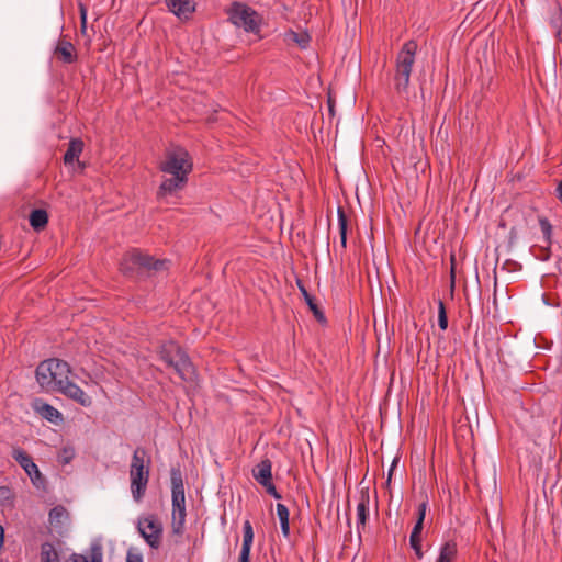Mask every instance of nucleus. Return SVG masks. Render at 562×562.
<instances>
[{"label": "nucleus", "mask_w": 562, "mask_h": 562, "mask_svg": "<svg viewBox=\"0 0 562 562\" xmlns=\"http://www.w3.org/2000/svg\"><path fill=\"white\" fill-rule=\"evenodd\" d=\"M229 21L237 27L244 29L245 32L259 33L261 25L260 15L250 7L233 2L227 10Z\"/></svg>", "instance_id": "obj_7"}, {"label": "nucleus", "mask_w": 562, "mask_h": 562, "mask_svg": "<svg viewBox=\"0 0 562 562\" xmlns=\"http://www.w3.org/2000/svg\"><path fill=\"white\" fill-rule=\"evenodd\" d=\"M254 542V529L249 520H245L243 525V543L239 554V562L250 561V550Z\"/></svg>", "instance_id": "obj_12"}, {"label": "nucleus", "mask_w": 562, "mask_h": 562, "mask_svg": "<svg viewBox=\"0 0 562 562\" xmlns=\"http://www.w3.org/2000/svg\"><path fill=\"white\" fill-rule=\"evenodd\" d=\"M160 359L170 368H172L179 378L188 383L196 380V372L189 356L175 341L169 340L161 345L159 350Z\"/></svg>", "instance_id": "obj_3"}, {"label": "nucleus", "mask_w": 562, "mask_h": 562, "mask_svg": "<svg viewBox=\"0 0 562 562\" xmlns=\"http://www.w3.org/2000/svg\"><path fill=\"white\" fill-rule=\"evenodd\" d=\"M40 562H60L59 553L55 543L46 541L41 544Z\"/></svg>", "instance_id": "obj_18"}, {"label": "nucleus", "mask_w": 562, "mask_h": 562, "mask_svg": "<svg viewBox=\"0 0 562 562\" xmlns=\"http://www.w3.org/2000/svg\"><path fill=\"white\" fill-rule=\"evenodd\" d=\"M438 325L440 329L446 330L448 327V317L445 304L441 300L438 302Z\"/></svg>", "instance_id": "obj_30"}, {"label": "nucleus", "mask_w": 562, "mask_h": 562, "mask_svg": "<svg viewBox=\"0 0 562 562\" xmlns=\"http://www.w3.org/2000/svg\"><path fill=\"white\" fill-rule=\"evenodd\" d=\"M415 551V554L417 555L418 559H422L423 558V551H422V546L416 548V549H413Z\"/></svg>", "instance_id": "obj_39"}, {"label": "nucleus", "mask_w": 562, "mask_h": 562, "mask_svg": "<svg viewBox=\"0 0 562 562\" xmlns=\"http://www.w3.org/2000/svg\"><path fill=\"white\" fill-rule=\"evenodd\" d=\"M55 54L65 64H71L77 59L75 46L68 41H59Z\"/></svg>", "instance_id": "obj_14"}, {"label": "nucleus", "mask_w": 562, "mask_h": 562, "mask_svg": "<svg viewBox=\"0 0 562 562\" xmlns=\"http://www.w3.org/2000/svg\"><path fill=\"white\" fill-rule=\"evenodd\" d=\"M409 544L412 549H416L422 546V538H409Z\"/></svg>", "instance_id": "obj_35"}, {"label": "nucleus", "mask_w": 562, "mask_h": 562, "mask_svg": "<svg viewBox=\"0 0 562 562\" xmlns=\"http://www.w3.org/2000/svg\"><path fill=\"white\" fill-rule=\"evenodd\" d=\"M338 226H339V235H340V246L342 249L347 247V226L348 220L342 209H338Z\"/></svg>", "instance_id": "obj_27"}, {"label": "nucleus", "mask_w": 562, "mask_h": 562, "mask_svg": "<svg viewBox=\"0 0 562 562\" xmlns=\"http://www.w3.org/2000/svg\"><path fill=\"white\" fill-rule=\"evenodd\" d=\"M296 285L301 292V294L303 295L306 304L308 305L310 310L313 312L314 316L319 321V322H324L325 321V316L323 314V312L318 308L316 302H315V299L308 293V291L306 290L303 281H301L300 279L296 280Z\"/></svg>", "instance_id": "obj_17"}, {"label": "nucleus", "mask_w": 562, "mask_h": 562, "mask_svg": "<svg viewBox=\"0 0 562 562\" xmlns=\"http://www.w3.org/2000/svg\"><path fill=\"white\" fill-rule=\"evenodd\" d=\"M277 515L280 520L281 525V531L284 537H289L290 535V522H289V509L284 504L278 503L277 504Z\"/></svg>", "instance_id": "obj_25"}, {"label": "nucleus", "mask_w": 562, "mask_h": 562, "mask_svg": "<svg viewBox=\"0 0 562 562\" xmlns=\"http://www.w3.org/2000/svg\"><path fill=\"white\" fill-rule=\"evenodd\" d=\"M557 192H558V198H559V200H560V201H561V203H562V179H561V180H560V182L558 183Z\"/></svg>", "instance_id": "obj_36"}, {"label": "nucleus", "mask_w": 562, "mask_h": 562, "mask_svg": "<svg viewBox=\"0 0 562 562\" xmlns=\"http://www.w3.org/2000/svg\"><path fill=\"white\" fill-rule=\"evenodd\" d=\"M83 150V142L80 138H72L69 142L68 148L64 155V162L66 165L72 164L77 160Z\"/></svg>", "instance_id": "obj_19"}, {"label": "nucleus", "mask_w": 562, "mask_h": 562, "mask_svg": "<svg viewBox=\"0 0 562 562\" xmlns=\"http://www.w3.org/2000/svg\"><path fill=\"white\" fill-rule=\"evenodd\" d=\"M416 49L417 44L414 41H408L403 45L396 56L394 85L400 94L407 93Z\"/></svg>", "instance_id": "obj_6"}, {"label": "nucleus", "mask_w": 562, "mask_h": 562, "mask_svg": "<svg viewBox=\"0 0 562 562\" xmlns=\"http://www.w3.org/2000/svg\"><path fill=\"white\" fill-rule=\"evenodd\" d=\"M158 168L164 176L156 198L161 203H176L179 193L187 187L189 175L193 170L192 157L186 148L170 146L166 149Z\"/></svg>", "instance_id": "obj_1"}, {"label": "nucleus", "mask_w": 562, "mask_h": 562, "mask_svg": "<svg viewBox=\"0 0 562 562\" xmlns=\"http://www.w3.org/2000/svg\"><path fill=\"white\" fill-rule=\"evenodd\" d=\"M328 106H329V112H330L331 114H334V104L331 103V101H330V100L328 101Z\"/></svg>", "instance_id": "obj_40"}, {"label": "nucleus", "mask_w": 562, "mask_h": 562, "mask_svg": "<svg viewBox=\"0 0 562 562\" xmlns=\"http://www.w3.org/2000/svg\"><path fill=\"white\" fill-rule=\"evenodd\" d=\"M48 223V214L43 209H36L33 210L30 214V225L33 227L34 231L40 232Z\"/></svg>", "instance_id": "obj_21"}, {"label": "nucleus", "mask_w": 562, "mask_h": 562, "mask_svg": "<svg viewBox=\"0 0 562 562\" xmlns=\"http://www.w3.org/2000/svg\"><path fill=\"white\" fill-rule=\"evenodd\" d=\"M75 457V450L71 447H65L60 454V462L63 464L69 463Z\"/></svg>", "instance_id": "obj_32"}, {"label": "nucleus", "mask_w": 562, "mask_h": 562, "mask_svg": "<svg viewBox=\"0 0 562 562\" xmlns=\"http://www.w3.org/2000/svg\"><path fill=\"white\" fill-rule=\"evenodd\" d=\"M71 368L60 359L50 358L36 368V381L47 392H59L83 407L92 404V398L70 381Z\"/></svg>", "instance_id": "obj_2"}, {"label": "nucleus", "mask_w": 562, "mask_h": 562, "mask_svg": "<svg viewBox=\"0 0 562 562\" xmlns=\"http://www.w3.org/2000/svg\"><path fill=\"white\" fill-rule=\"evenodd\" d=\"M171 529L175 535L182 536L186 522V496L182 474L179 469H171Z\"/></svg>", "instance_id": "obj_5"}, {"label": "nucleus", "mask_w": 562, "mask_h": 562, "mask_svg": "<svg viewBox=\"0 0 562 562\" xmlns=\"http://www.w3.org/2000/svg\"><path fill=\"white\" fill-rule=\"evenodd\" d=\"M262 486L266 488V492L269 495H271L273 498H276V499H280L281 498V494L277 491V488H276L274 484L272 483V481L262 484Z\"/></svg>", "instance_id": "obj_33"}, {"label": "nucleus", "mask_w": 562, "mask_h": 562, "mask_svg": "<svg viewBox=\"0 0 562 562\" xmlns=\"http://www.w3.org/2000/svg\"><path fill=\"white\" fill-rule=\"evenodd\" d=\"M79 13H80V31L82 34H86L88 10L83 3H79Z\"/></svg>", "instance_id": "obj_31"}, {"label": "nucleus", "mask_w": 562, "mask_h": 562, "mask_svg": "<svg viewBox=\"0 0 562 562\" xmlns=\"http://www.w3.org/2000/svg\"><path fill=\"white\" fill-rule=\"evenodd\" d=\"M12 458L25 471L35 487L44 486V476L26 451H24L22 448H14L12 450Z\"/></svg>", "instance_id": "obj_10"}, {"label": "nucleus", "mask_w": 562, "mask_h": 562, "mask_svg": "<svg viewBox=\"0 0 562 562\" xmlns=\"http://www.w3.org/2000/svg\"><path fill=\"white\" fill-rule=\"evenodd\" d=\"M169 11L181 20H188L196 8V0H165Z\"/></svg>", "instance_id": "obj_11"}, {"label": "nucleus", "mask_w": 562, "mask_h": 562, "mask_svg": "<svg viewBox=\"0 0 562 562\" xmlns=\"http://www.w3.org/2000/svg\"><path fill=\"white\" fill-rule=\"evenodd\" d=\"M71 562H103L102 548L99 544H93L90 549L89 559L86 555L72 553L70 555Z\"/></svg>", "instance_id": "obj_20"}, {"label": "nucleus", "mask_w": 562, "mask_h": 562, "mask_svg": "<svg viewBox=\"0 0 562 562\" xmlns=\"http://www.w3.org/2000/svg\"><path fill=\"white\" fill-rule=\"evenodd\" d=\"M168 261L154 259L147 254H143L137 249L126 252L121 261V270L124 273L132 272L136 267L148 270L160 271L166 269Z\"/></svg>", "instance_id": "obj_8"}, {"label": "nucleus", "mask_w": 562, "mask_h": 562, "mask_svg": "<svg viewBox=\"0 0 562 562\" xmlns=\"http://www.w3.org/2000/svg\"><path fill=\"white\" fill-rule=\"evenodd\" d=\"M126 562H143V559L139 554L128 553Z\"/></svg>", "instance_id": "obj_34"}, {"label": "nucleus", "mask_w": 562, "mask_h": 562, "mask_svg": "<svg viewBox=\"0 0 562 562\" xmlns=\"http://www.w3.org/2000/svg\"><path fill=\"white\" fill-rule=\"evenodd\" d=\"M396 465V460L393 461L390 470H389V479H387V484H390V481H391V476H392V472H393V469L394 467Z\"/></svg>", "instance_id": "obj_37"}, {"label": "nucleus", "mask_w": 562, "mask_h": 562, "mask_svg": "<svg viewBox=\"0 0 562 562\" xmlns=\"http://www.w3.org/2000/svg\"><path fill=\"white\" fill-rule=\"evenodd\" d=\"M137 529L150 548L158 549L160 547L162 524L155 515L140 517L137 522Z\"/></svg>", "instance_id": "obj_9"}, {"label": "nucleus", "mask_w": 562, "mask_h": 562, "mask_svg": "<svg viewBox=\"0 0 562 562\" xmlns=\"http://www.w3.org/2000/svg\"><path fill=\"white\" fill-rule=\"evenodd\" d=\"M3 537H4V530H3V527L0 525V549L3 546Z\"/></svg>", "instance_id": "obj_38"}, {"label": "nucleus", "mask_w": 562, "mask_h": 562, "mask_svg": "<svg viewBox=\"0 0 562 562\" xmlns=\"http://www.w3.org/2000/svg\"><path fill=\"white\" fill-rule=\"evenodd\" d=\"M427 502H423L418 506V519L413 527L409 538H422V530L424 525V519L426 516Z\"/></svg>", "instance_id": "obj_26"}, {"label": "nucleus", "mask_w": 562, "mask_h": 562, "mask_svg": "<svg viewBox=\"0 0 562 562\" xmlns=\"http://www.w3.org/2000/svg\"><path fill=\"white\" fill-rule=\"evenodd\" d=\"M14 501V493L9 486H0V506L11 507Z\"/></svg>", "instance_id": "obj_29"}, {"label": "nucleus", "mask_w": 562, "mask_h": 562, "mask_svg": "<svg viewBox=\"0 0 562 562\" xmlns=\"http://www.w3.org/2000/svg\"><path fill=\"white\" fill-rule=\"evenodd\" d=\"M288 43H295L301 48H306L311 42V36L306 32H294L292 30L284 34Z\"/></svg>", "instance_id": "obj_23"}, {"label": "nucleus", "mask_w": 562, "mask_h": 562, "mask_svg": "<svg viewBox=\"0 0 562 562\" xmlns=\"http://www.w3.org/2000/svg\"><path fill=\"white\" fill-rule=\"evenodd\" d=\"M150 457L143 447H137L130 464L131 493L135 502H139L147 490L149 482Z\"/></svg>", "instance_id": "obj_4"}, {"label": "nucleus", "mask_w": 562, "mask_h": 562, "mask_svg": "<svg viewBox=\"0 0 562 562\" xmlns=\"http://www.w3.org/2000/svg\"><path fill=\"white\" fill-rule=\"evenodd\" d=\"M36 409L45 419L50 423L58 424L63 420L61 413L47 403H42L36 407Z\"/></svg>", "instance_id": "obj_22"}, {"label": "nucleus", "mask_w": 562, "mask_h": 562, "mask_svg": "<svg viewBox=\"0 0 562 562\" xmlns=\"http://www.w3.org/2000/svg\"><path fill=\"white\" fill-rule=\"evenodd\" d=\"M539 226L541 229V233L543 235L544 243L547 247H550L552 245V225L550 221L547 217L540 216L538 218Z\"/></svg>", "instance_id": "obj_28"}, {"label": "nucleus", "mask_w": 562, "mask_h": 562, "mask_svg": "<svg viewBox=\"0 0 562 562\" xmlns=\"http://www.w3.org/2000/svg\"><path fill=\"white\" fill-rule=\"evenodd\" d=\"M69 519V513L63 505L53 507L48 513V521L55 529H59Z\"/></svg>", "instance_id": "obj_16"}, {"label": "nucleus", "mask_w": 562, "mask_h": 562, "mask_svg": "<svg viewBox=\"0 0 562 562\" xmlns=\"http://www.w3.org/2000/svg\"><path fill=\"white\" fill-rule=\"evenodd\" d=\"M370 496L368 490H361L357 504V529L366 526L369 515Z\"/></svg>", "instance_id": "obj_13"}, {"label": "nucleus", "mask_w": 562, "mask_h": 562, "mask_svg": "<svg viewBox=\"0 0 562 562\" xmlns=\"http://www.w3.org/2000/svg\"><path fill=\"white\" fill-rule=\"evenodd\" d=\"M457 544L454 541H447L440 548L437 562H452L457 555Z\"/></svg>", "instance_id": "obj_24"}, {"label": "nucleus", "mask_w": 562, "mask_h": 562, "mask_svg": "<svg viewBox=\"0 0 562 562\" xmlns=\"http://www.w3.org/2000/svg\"><path fill=\"white\" fill-rule=\"evenodd\" d=\"M272 464L269 459L262 460L260 463H258L254 470L252 475L255 480L260 484L268 483L272 481Z\"/></svg>", "instance_id": "obj_15"}]
</instances>
